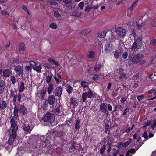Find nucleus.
<instances>
[{"label":"nucleus","mask_w":156,"mask_h":156,"mask_svg":"<svg viewBox=\"0 0 156 156\" xmlns=\"http://www.w3.org/2000/svg\"><path fill=\"white\" fill-rule=\"evenodd\" d=\"M112 47L111 43H107L104 47V51L106 53H109L112 50Z\"/></svg>","instance_id":"nucleus-10"},{"label":"nucleus","mask_w":156,"mask_h":156,"mask_svg":"<svg viewBox=\"0 0 156 156\" xmlns=\"http://www.w3.org/2000/svg\"><path fill=\"white\" fill-rule=\"evenodd\" d=\"M141 41V38H138L137 40L135 41L132 45L131 47V49L133 50H136V49L140 48L142 43Z\"/></svg>","instance_id":"nucleus-4"},{"label":"nucleus","mask_w":156,"mask_h":156,"mask_svg":"<svg viewBox=\"0 0 156 156\" xmlns=\"http://www.w3.org/2000/svg\"><path fill=\"white\" fill-rule=\"evenodd\" d=\"M87 93L86 92H83L82 96V100L83 102L85 101V100L87 98Z\"/></svg>","instance_id":"nucleus-40"},{"label":"nucleus","mask_w":156,"mask_h":156,"mask_svg":"<svg viewBox=\"0 0 156 156\" xmlns=\"http://www.w3.org/2000/svg\"><path fill=\"white\" fill-rule=\"evenodd\" d=\"M0 12L3 15H8V14L6 11V10H2V11H1Z\"/></svg>","instance_id":"nucleus-61"},{"label":"nucleus","mask_w":156,"mask_h":156,"mask_svg":"<svg viewBox=\"0 0 156 156\" xmlns=\"http://www.w3.org/2000/svg\"><path fill=\"white\" fill-rule=\"evenodd\" d=\"M100 5H88L85 9V10H89V9H98Z\"/></svg>","instance_id":"nucleus-22"},{"label":"nucleus","mask_w":156,"mask_h":156,"mask_svg":"<svg viewBox=\"0 0 156 156\" xmlns=\"http://www.w3.org/2000/svg\"><path fill=\"white\" fill-rule=\"evenodd\" d=\"M136 151V150L134 149H131L130 150H129L127 154L126 155V156H128L130 155V153L134 154L135 152Z\"/></svg>","instance_id":"nucleus-43"},{"label":"nucleus","mask_w":156,"mask_h":156,"mask_svg":"<svg viewBox=\"0 0 156 156\" xmlns=\"http://www.w3.org/2000/svg\"><path fill=\"white\" fill-rule=\"evenodd\" d=\"M66 90L69 94H71L73 91V88L69 84H66L65 86Z\"/></svg>","instance_id":"nucleus-17"},{"label":"nucleus","mask_w":156,"mask_h":156,"mask_svg":"<svg viewBox=\"0 0 156 156\" xmlns=\"http://www.w3.org/2000/svg\"><path fill=\"white\" fill-rule=\"evenodd\" d=\"M55 80L57 83H58L60 79H62L61 76L60 75L58 74L57 76H55Z\"/></svg>","instance_id":"nucleus-41"},{"label":"nucleus","mask_w":156,"mask_h":156,"mask_svg":"<svg viewBox=\"0 0 156 156\" xmlns=\"http://www.w3.org/2000/svg\"><path fill=\"white\" fill-rule=\"evenodd\" d=\"M119 153V151L117 150H115L113 153L112 154V156H116Z\"/></svg>","instance_id":"nucleus-57"},{"label":"nucleus","mask_w":156,"mask_h":156,"mask_svg":"<svg viewBox=\"0 0 156 156\" xmlns=\"http://www.w3.org/2000/svg\"><path fill=\"white\" fill-rule=\"evenodd\" d=\"M116 32L117 34L121 37H123L126 35V31L122 28H118Z\"/></svg>","instance_id":"nucleus-7"},{"label":"nucleus","mask_w":156,"mask_h":156,"mask_svg":"<svg viewBox=\"0 0 156 156\" xmlns=\"http://www.w3.org/2000/svg\"><path fill=\"white\" fill-rule=\"evenodd\" d=\"M139 77V74L137 73L135 75H134L133 77V79H138Z\"/></svg>","instance_id":"nucleus-64"},{"label":"nucleus","mask_w":156,"mask_h":156,"mask_svg":"<svg viewBox=\"0 0 156 156\" xmlns=\"http://www.w3.org/2000/svg\"><path fill=\"white\" fill-rule=\"evenodd\" d=\"M107 106H108V109L110 111L112 110V107L111 104H107Z\"/></svg>","instance_id":"nucleus-60"},{"label":"nucleus","mask_w":156,"mask_h":156,"mask_svg":"<svg viewBox=\"0 0 156 156\" xmlns=\"http://www.w3.org/2000/svg\"><path fill=\"white\" fill-rule=\"evenodd\" d=\"M27 111V110L26 108L24 106H21L20 108V114L22 115H24Z\"/></svg>","instance_id":"nucleus-21"},{"label":"nucleus","mask_w":156,"mask_h":156,"mask_svg":"<svg viewBox=\"0 0 156 156\" xmlns=\"http://www.w3.org/2000/svg\"><path fill=\"white\" fill-rule=\"evenodd\" d=\"M91 31V29H87L82 30L81 33V35L82 36H84L85 34H86L90 32Z\"/></svg>","instance_id":"nucleus-27"},{"label":"nucleus","mask_w":156,"mask_h":156,"mask_svg":"<svg viewBox=\"0 0 156 156\" xmlns=\"http://www.w3.org/2000/svg\"><path fill=\"white\" fill-rule=\"evenodd\" d=\"M150 44L154 45H156V39H154L151 40L150 41Z\"/></svg>","instance_id":"nucleus-52"},{"label":"nucleus","mask_w":156,"mask_h":156,"mask_svg":"<svg viewBox=\"0 0 156 156\" xmlns=\"http://www.w3.org/2000/svg\"><path fill=\"white\" fill-rule=\"evenodd\" d=\"M106 146L105 145H104L100 150V153L102 155H103L104 152L106 149Z\"/></svg>","instance_id":"nucleus-35"},{"label":"nucleus","mask_w":156,"mask_h":156,"mask_svg":"<svg viewBox=\"0 0 156 156\" xmlns=\"http://www.w3.org/2000/svg\"><path fill=\"white\" fill-rule=\"evenodd\" d=\"M131 140V139H129L128 141H126L125 143H124V144L123 145V146L125 147H126V146H128L130 143Z\"/></svg>","instance_id":"nucleus-44"},{"label":"nucleus","mask_w":156,"mask_h":156,"mask_svg":"<svg viewBox=\"0 0 156 156\" xmlns=\"http://www.w3.org/2000/svg\"><path fill=\"white\" fill-rule=\"evenodd\" d=\"M5 87L4 81L3 80H0V94H2L4 92Z\"/></svg>","instance_id":"nucleus-15"},{"label":"nucleus","mask_w":156,"mask_h":156,"mask_svg":"<svg viewBox=\"0 0 156 156\" xmlns=\"http://www.w3.org/2000/svg\"><path fill=\"white\" fill-rule=\"evenodd\" d=\"M144 25V23H142V21L141 20H139L138 22L136 23V28L138 30H139Z\"/></svg>","instance_id":"nucleus-24"},{"label":"nucleus","mask_w":156,"mask_h":156,"mask_svg":"<svg viewBox=\"0 0 156 156\" xmlns=\"http://www.w3.org/2000/svg\"><path fill=\"white\" fill-rule=\"evenodd\" d=\"M80 84L83 88H86L88 87L89 83L86 81H83L81 82Z\"/></svg>","instance_id":"nucleus-30"},{"label":"nucleus","mask_w":156,"mask_h":156,"mask_svg":"<svg viewBox=\"0 0 156 156\" xmlns=\"http://www.w3.org/2000/svg\"><path fill=\"white\" fill-rule=\"evenodd\" d=\"M48 2L51 5L54 6H56V5L57 6L58 5V4L57 2H55L52 1H49Z\"/></svg>","instance_id":"nucleus-49"},{"label":"nucleus","mask_w":156,"mask_h":156,"mask_svg":"<svg viewBox=\"0 0 156 156\" xmlns=\"http://www.w3.org/2000/svg\"><path fill=\"white\" fill-rule=\"evenodd\" d=\"M144 25V23H142V21L141 20H139L138 22L136 23V28L138 30H139Z\"/></svg>","instance_id":"nucleus-25"},{"label":"nucleus","mask_w":156,"mask_h":156,"mask_svg":"<svg viewBox=\"0 0 156 156\" xmlns=\"http://www.w3.org/2000/svg\"><path fill=\"white\" fill-rule=\"evenodd\" d=\"M87 93V96L89 98H91L93 96V92L90 88H88V91Z\"/></svg>","instance_id":"nucleus-34"},{"label":"nucleus","mask_w":156,"mask_h":156,"mask_svg":"<svg viewBox=\"0 0 156 156\" xmlns=\"http://www.w3.org/2000/svg\"><path fill=\"white\" fill-rule=\"evenodd\" d=\"M41 69L42 67L41 65H37L33 68V70L36 71L38 73H40L41 72Z\"/></svg>","instance_id":"nucleus-32"},{"label":"nucleus","mask_w":156,"mask_h":156,"mask_svg":"<svg viewBox=\"0 0 156 156\" xmlns=\"http://www.w3.org/2000/svg\"><path fill=\"white\" fill-rule=\"evenodd\" d=\"M55 113L58 116L63 114V108L62 105H60L56 108L55 111Z\"/></svg>","instance_id":"nucleus-6"},{"label":"nucleus","mask_w":156,"mask_h":156,"mask_svg":"<svg viewBox=\"0 0 156 156\" xmlns=\"http://www.w3.org/2000/svg\"><path fill=\"white\" fill-rule=\"evenodd\" d=\"M14 70L17 73V74L20 75L23 73L22 68L20 65H19L17 66H14Z\"/></svg>","instance_id":"nucleus-9"},{"label":"nucleus","mask_w":156,"mask_h":156,"mask_svg":"<svg viewBox=\"0 0 156 156\" xmlns=\"http://www.w3.org/2000/svg\"><path fill=\"white\" fill-rule=\"evenodd\" d=\"M144 95L139 96L137 97V99L139 101H140L142 100L144 98Z\"/></svg>","instance_id":"nucleus-58"},{"label":"nucleus","mask_w":156,"mask_h":156,"mask_svg":"<svg viewBox=\"0 0 156 156\" xmlns=\"http://www.w3.org/2000/svg\"><path fill=\"white\" fill-rule=\"evenodd\" d=\"M99 79V76L98 75L95 74L92 77V79L94 81L97 80Z\"/></svg>","instance_id":"nucleus-51"},{"label":"nucleus","mask_w":156,"mask_h":156,"mask_svg":"<svg viewBox=\"0 0 156 156\" xmlns=\"http://www.w3.org/2000/svg\"><path fill=\"white\" fill-rule=\"evenodd\" d=\"M114 55L115 58H117L119 57V53L117 51H116L114 52Z\"/></svg>","instance_id":"nucleus-53"},{"label":"nucleus","mask_w":156,"mask_h":156,"mask_svg":"<svg viewBox=\"0 0 156 156\" xmlns=\"http://www.w3.org/2000/svg\"><path fill=\"white\" fill-rule=\"evenodd\" d=\"M55 101V98L53 95H50L48 98V102L51 105L54 104Z\"/></svg>","instance_id":"nucleus-14"},{"label":"nucleus","mask_w":156,"mask_h":156,"mask_svg":"<svg viewBox=\"0 0 156 156\" xmlns=\"http://www.w3.org/2000/svg\"><path fill=\"white\" fill-rule=\"evenodd\" d=\"M142 137H144L145 139H146V140L148 139V136L147 133L146 132H145L143 134Z\"/></svg>","instance_id":"nucleus-54"},{"label":"nucleus","mask_w":156,"mask_h":156,"mask_svg":"<svg viewBox=\"0 0 156 156\" xmlns=\"http://www.w3.org/2000/svg\"><path fill=\"white\" fill-rule=\"evenodd\" d=\"M23 127L24 130L27 132H30L31 130L30 129V126L28 124H23Z\"/></svg>","instance_id":"nucleus-29"},{"label":"nucleus","mask_w":156,"mask_h":156,"mask_svg":"<svg viewBox=\"0 0 156 156\" xmlns=\"http://www.w3.org/2000/svg\"><path fill=\"white\" fill-rule=\"evenodd\" d=\"M53 86V84L52 83H50L48 84L47 89V91L48 94H52L54 89Z\"/></svg>","instance_id":"nucleus-20"},{"label":"nucleus","mask_w":156,"mask_h":156,"mask_svg":"<svg viewBox=\"0 0 156 156\" xmlns=\"http://www.w3.org/2000/svg\"><path fill=\"white\" fill-rule=\"evenodd\" d=\"M25 85L23 82H21L19 84L18 89L20 93L24 91L25 89Z\"/></svg>","instance_id":"nucleus-19"},{"label":"nucleus","mask_w":156,"mask_h":156,"mask_svg":"<svg viewBox=\"0 0 156 156\" xmlns=\"http://www.w3.org/2000/svg\"><path fill=\"white\" fill-rule=\"evenodd\" d=\"M84 5V3L83 2H81L78 5V6L80 8V9L82 10L83 8V7Z\"/></svg>","instance_id":"nucleus-48"},{"label":"nucleus","mask_w":156,"mask_h":156,"mask_svg":"<svg viewBox=\"0 0 156 156\" xmlns=\"http://www.w3.org/2000/svg\"><path fill=\"white\" fill-rule=\"evenodd\" d=\"M127 78L126 75L124 73H121L119 76V79L121 80H126L127 79Z\"/></svg>","instance_id":"nucleus-33"},{"label":"nucleus","mask_w":156,"mask_h":156,"mask_svg":"<svg viewBox=\"0 0 156 156\" xmlns=\"http://www.w3.org/2000/svg\"><path fill=\"white\" fill-rule=\"evenodd\" d=\"M143 58V55L140 54H137L135 55L131 54L129 55L128 59L129 62H132L134 64H137L139 62L140 64H144L146 62L144 60H142Z\"/></svg>","instance_id":"nucleus-2"},{"label":"nucleus","mask_w":156,"mask_h":156,"mask_svg":"<svg viewBox=\"0 0 156 156\" xmlns=\"http://www.w3.org/2000/svg\"><path fill=\"white\" fill-rule=\"evenodd\" d=\"M11 80L12 82V84L13 85H14L16 83V80L14 76H11Z\"/></svg>","instance_id":"nucleus-47"},{"label":"nucleus","mask_w":156,"mask_h":156,"mask_svg":"<svg viewBox=\"0 0 156 156\" xmlns=\"http://www.w3.org/2000/svg\"><path fill=\"white\" fill-rule=\"evenodd\" d=\"M2 73L3 76L4 77H9L11 74V71L8 69H5L3 71Z\"/></svg>","instance_id":"nucleus-12"},{"label":"nucleus","mask_w":156,"mask_h":156,"mask_svg":"<svg viewBox=\"0 0 156 156\" xmlns=\"http://www.w3.org/2000/svg\"><path fill=\"white\" fill-rule=\"evenodd\" d=\"M30 65L31 67H35L36 66H37L38 65L37 63L33 61H31L30 63Z\"/></svg>","instance_id":"nucleus-46"},{"label":"nucleus","mask_w":156,"mask_h":156,"mask_svg":"<svg viewBox=\"0 0 156 156\" xmlns=\"http://www.w3.org/2000/svg\"><path fill=\"white\" fill-rule=\"evenodd\" d=\"M7 103L4 100L0 101V110L2 111L4 110L7 107Z\"/></svg>","instance_id":"nucleus-11"},{"label":"nucleus","mask_w":156,"mask_h":156,"mask_svg":"<svg viewBox=\"0 0 156 156\" xmlns=\"http://www.w3.org/2000/svg\"><path fill=\"white\" fill-rule=\"evenodd\" d=\"M73 0H63V2L66 4L70 3Z\"/></svg>","instance_id":"nucleus-59"},{"label":"nucleus","mask_w":156,"mask_h":156,"mask_svg":"<svg viewBox=\"0 0 156 156\" xmlns=\"http://www.w3.org/2000/svg\"><path fill=\"white\" fill-rule=\"evenodd\" d=\"M52 80V76H51L48 75L46 76V80L47 83H49L51 82Z\"/></svg>","instance_id":"nucleus-42"},{"label":"nucleus","mask_w":156,"mask_h":156,"mask_svg":"<svg viewBox=\"0 0 156 156\" xmlns=\"http://www.w3.org/2000/svg\"><path fill=\"white\" fill-rule=\"evenodd\" d=\"M21 96V95L20 93L18 94L17 96L16 95H14V96L13 102L14 103V105L15 104V103L17 101V99L19 103L20 102Z\"/></svg>","instance_id":"nucleus-13"},{"label":"nucleus","mask_w":156,"mask_h":156,"mask_svg":"<svg viewBox=\"0 0 156 156\" xmlns=\"http://www.w3.org/2000/svg\"><path fill=\"white\" fill-rule=\"evenodd\" d=\"M156 125V120L154 119L153 122H152L151 125V128L153 130L154 127Z\"/></svg>","instance_id":"nucleus-45"},{"label":"nucleus","mask_w":156,"mask_h":156,"mask_svg":"<svg viewBox=\"0 0 156 156\" xmlns=\"http://www.w3.org/2000/svg\"><path fill=\"white\" fill-rule=\"evenodd\" d=\"M129 111V109L128 108H126L124 110V112L122 114V115L123 116L125 115Z\"/></svg>","instance_id":"nucleus-62"},{"label":"nucleus","mask_w":156,"mask_h":156,"mask_svg":"<svg viewBox=\"0 0 156 156\" xmlns=\"http://www.w3.org/2000/svg\"><path fill=\"white\" fill-rule=\"evenodd\" d=\"M78 11H77V10H73L72 13V15L73 16H77L78 17L80 16L81 14V12L80 10Z\"/></svg>","instance_id":"nucleus-31"},{"label":"nucleus","mask_w":156,"mask_h":156,"mask_svg":"<svg viewBox=\"0 0 156 156\" xmlns=\"http://www.w3.org/2000/svg\"><path fill=\"white\" fill-rule=\"evenodd\" d=\"M150 124V121L149 120L147 121V122L144 124L143 128H144L147 126H149Z\"/></svg>","instance_id":"nucleus-55"},{"label":"nucleus","mask_w":156,"mask_h":156,"mask_svg":"<svg viewBox=\"0 0 156 156\" xmlns=\"http://www.w3.org/2000/svg\"><path fill=\"white\" fill-rule=\"evenodd\" d=\"M10 122L11 124V128L9 133L10 138L9 140L8 143L9 144L11 145L13 143L16 136V133L18 129V127L15 122V119L14 118L12 117L11 118Z\"/></svg>","instance_id":"nucleus-1"},{"label":"nucleus","mask_w":156,"mask_h":156,"mask_svg":"<svg viewBox=\"0 0 156 156\" xmlns=\"http://www.w3.org/2000/svg\"><path fill=\"white\" fill-rule=\"evenodd\" d=\"M134 126V125L133 124L132 125L131 128H130V127H129L128 128L126 129V130H125L126 132H127V133H128L129 132H130V131H131V130H132L133 129V128Z\"/></svg>","instance_id":"nucleus-50"},{"label":"nucleus","mask_w":156,"mask_h":156,"mask_svg":"<svg viewBox=\"0 0 156 156\" xmlns=\"http://www.w3.org/2000/svg\"><path fill=\"white\" fill-rule=\"evenodd\" d=\"M46 92V90H43L40 93L39 98L41 99L42 100L44 99L45 98V93Z\"/></svg>","instance_id":"nucleus-28"},{"label":"nucleus","mask_w":156,"mask_h":156,"mask_svg":"<svg viewBox=\"0 0 156 156\" xmlns=\"http://www.w3.org/2000/svg\"><path fill=\"white\" fill-rule=\"evenodd\" d=\"M62 87L61 86H59L56 88L54 92V94L55 96H58L60 97L62 95Z\"/></svg>","instance_id":"nucleus-8"},{"label":"nucleus","mask_w":156,"mask_h":156,"mask_svg":"<svg viewBox=\"0 0 156 156\" xmlns=\"http://www.w3.org/2000/svg\"><path fill=\"white\" fill-rule=\"evenodd\" d=\"M99 110L107 115L109 113L108 111L107 110V105L106 103H102L100 105Z\"/></svg>","instance_id":"nucleus-5"},{"label":"nucleus","mask_w":156,"mask_h":156,"mask_svg":"<svg viewBox=\"0 0 156 156\" xmlns=\"http://www.w3.org/2000/svg\"><path fill=\"white\" fill-rule=\"evenodd\" d=\"M71 103L72 105L73 106L76 105L77 104L76 99L74 98H72L71 99Z\"/></svg>","instance_id":"nucleus-39"},{"label":"nucleus","mask_w":156,"mask_h":156,"mask_svg":"<svg viewBox=\"0 0 156 156\" xmlns=\"http://www.w3.org/2000/svg\"><path fill=\"white\" fill-rule=\"evenodd\" d=\"M102 67V65L100 64H96L94 67V70L96 71H98Z\"/></svg>","instance_id":"nucleus-37"},{"label":"nucleus","mask_w":156,"mask_h":156,"mask_svg":"<svg viewBox=\"0 0 156 156\" xmlns=\"http://www.w3.org/2000/svg\"><path fill=\"white\" fill-rule=\"evenodd\" d=\"M128 56V54L127 52H125L123 54L122 57L124 58H126Z\"/></svg>","instance_id":"nucleus-63"},{"label":"nucleus","mask_w":156,"mask_h":156,"mask_svg":"<svg viewBox=\"0 0 156 156\" xmlns=\"http://www.w3.org/2000/svg\"><path fill=\"white\" fill-rule=\"evenodd\" d=\"M19 108L16 105H15L14 108L13 115L14 117L16 119H18V116Z\"/></svg>","instance_id":"nucleus-16"},{"label":"nucleus","mask_w":156,"mask_h":156,"mask_svg":"<svg viewBox=\"0 0 156 156\" xmlns=\"http://www.w3.org/2000/svg\"><path fill=\"white\" fill-rule=\"evenodd\" d=\"M25 45L23 43H21L19 46V50L20 53L21 54H23L25 50Z\"/></svg>","instance_id":"nucleus-18"},{"label":"nucleus","mask_w":156,"mask_h":156,"mask_svg":"<svg viewBox=\"0 0 156 156\" xmlns=\"http://www.w3.org/2000/svg\"><path fill=\"white\" fill-rule=\"evenodd\" d=\"M107 32L105 31L100 32L98 34V37L101 38H104L106 36Z\"/></svg>","instance_id":"nucleus-26"},{"label":"nucleus","mask_w":156,"mask_h":156,"mask_svg":"<svg viewBox=\"0 0 156 156\" xmlns=\"http://www.w3.org/2000/svg\"><path fill=\"white\" fill-rule=\"evenodd\" d=\"M94 54L93 51H90L87 53V57L88 58H92L94 57Z\"/></svg>","instance_id":"nucleus-36"},{"label":"nucleus","mask_w":156,"mask_h":156,"mask_svg":"<svg viewBox=\"0 0 156 156\" xmlns=\"http://www.w3.org/2000/svg\"><path fill=\"white\" fill-rule=\"evenodd\" d=\"M49 27L51 29H56L58 27V26L57 24L55 23H53L50 24Z\"/></svg>","instance_id":"nucleus-38"},{"label":"nucleus","mask_w":156,"mask_h":156,"mask_svg":"<svg viewBox=\"0 0 156 156\" xmlns=\"http://www.w3.org/2000/svg\"><path fill=\"white\" fill-rule=\"evenodd\" d=\"M55 119L54 115L53 114L50 113H47L43 118V120L45 122H48L52 123L54 121Z\"/></svg>","instance_id":"nucleus-3"},{"label":"nucleus","mask_w":156,"mask_h":156,"mask_svg":"<svg viewBox=\"0 0 156 156\" xmlns=\"http://www.w3.org/2000/svg\"><path fill=\"white\" fill-rule=\"evenodd\" d=\"M54 15L56 18H58L60 16L58 12L57 11H56L54 12Z\"/></svg>","instance_id":"nucleus-56"},{"label":"nucleus","mask_w":156,"mask_h":156,"mask_svg":"<svg viewBox=\"0 0 156 156\" xmlns=\"http://www.w3.org/2000/svg\"><path fill=\"white\" fill-rule=\"evenodd\" d=\"M80 126V120L79 119H77L75 123V129L76 130H79Z\"/></svg>","instance_id":"nucleus-23"}]
</instances>
